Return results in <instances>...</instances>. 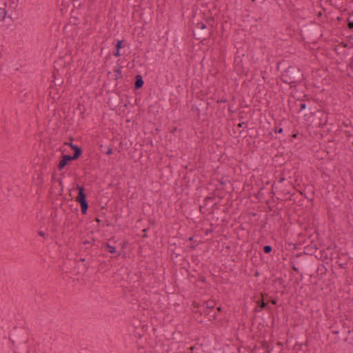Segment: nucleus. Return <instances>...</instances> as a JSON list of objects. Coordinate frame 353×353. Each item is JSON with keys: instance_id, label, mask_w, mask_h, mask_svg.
I'll return each mask as SVG.
<instances>
[{"instance_id": "nucleus-1", "label": "nucleus", "mask_w": 353, "mask_h": 353, "mask_svg": "<svg viewBox=\"0 0 353 353\" xmlns=\"http://www.w3.org/2000/svg\"><path fill=\"white\" fill-rule=\"evenodd\" d=\"M281 81L287 84H297L303 79V74L296 66H289L281 74Z\"/></svg>"}, {"instance_id": "nucleus-2", "label": "nucleus", "mask_w": 353, "mask_h": 353, "mask_svg": "<svg viewBox=\"0 0 353 353\" xmlns=\"http://www.w3.org/2000/svg\"><path fill=\"white\" fill-rule=\"evenodd\" d=\"M214 19L212 17L206 18L205 19L204 21H200L197 22L196 24V30H194V37L199 40V39H203L205 40L206 39V36L210 37L212 30V25L210 24V22H213Z\"/></svg>"}, {"instance_id": "nucleus-3", "label": "nucleus", "mask_w": 353, "mask_h": 353, "mask_svg": "<svg viewBox=\"0 0 353 353\" xmlns=\"http://www.w3.org/2000/svg\"><path fill=\"white\" fill-rule=\"evenodd\" d=\"M275 185V188L279 189L278 192L281 196V199H287L285 198L286 196L292 194V190H294V187L292 186V183L290 181L285 180V178H280L276 184Z\"/></svg>"}, {"instance_id": "nucleus-4", "label": "nucleus", "mask_w": 353, "mask_h": 353, "mask_svg": "<svg viewBox=\"0 0 353 353\" xmlns=\"http://www.w3.org/2000/svg\"><path fill=\"white\" fill-rule=\"evenodd\" d=\"M77 189L78 190V195L76 198V201L81 205L82 214H86L88 208V204L86 200V194L84 192L85 189L83 186H79V185H77Z\"/></svg>"}, {"instance_id": "nucleus-5", "label": "nucleus", "mask_w": 353, "mask_h": 353, "mask_svg": "<svg viewBox=\"0 0 353 353\" xmlns=\"http://www.w3.org/2000/svg\"><path fill=\"white\" fill-rule=\"evenodd\" d=\"M77 159H74L72 156L70 154H65L62 157L61 159L60 160L59 165H58V169L59 170L64 168V167L71 161L77 160Z\"/></svg>"}, {"instance_id": "nucleus-6", "label": "nucleus", "mask_w": 353, "mask_h": 353, "mask_svg": "<svg viewBox=\"0 0 353 353\" xmlns=\"http://www.w3.org/2000/svg\"><path fill=\"white\" fill-rule=\"evenodd\" d=\"M65 145H68L71 149L74 150V154L72 155L74 159H79L82 154V149L81 147L73 144L72 142L65 143Z\"/></svg>"}, {"instance_id": "nucleus-7", "label": "nucleus", "mask_w": 353, "mask_h": 353, "mask_svg": "<svg viewBox=\"0 0 353 353\" xmlns=\"http://www.w3.org/2000/svg\"><path fill=\"white\" fill-rule=\"evenodd\" d=\"M144 81L143 80V77L141 74H137L135 76V81L134 84V88L135 90H139L141 88L143 85Z\"/></svg>"}, {"instance_id": "nucleus-8", "label": "nucleus", "mask_w": 353, "mask_h": 353, "mask_svg": "<svg viewBox=\"0 0 353 353\" xmlns=\"http://www.w3.org/2000/svg\"><path fill=\"white\" fill-rule=\"evenodd\" d=\"M350 123H351V122L350 121H343L340 125V128H341V130H343V128H345L343 130V131L347 137L352 136L351 131L350 130Z\"/></svg>"}, {"instance_id": "nucleus-9", "label": "nucleus", "mask_w": 353, "mask_h": 353, "mask_svg": "<svg viewBox=\"0 0 353 353\" xmlns=\"http://www.w3.org/2000/svg\"><path fill=\"white\" fill-rule=\"evenodd\" d=\"M318 250L317 245L315 243H310L304 248V252L308 254H312Z\"/></svg>"}, {"instance_id": "nucleus-10", "label": "nucleus", "mask_w": 353, "mask_h": 353, "mask_svg": "<svg viewBox=\"0 0 353 353\" xmlns=\"http://www.w3.org/2000/svg\"><path fill=\"white\" fill-rule=\"evenodd\" d=\"M294 105L299 107V110H297L298 112H300L306 108V104L300 99L296 100L294 101Z\"/></svg>"}, {"instance_id": "nucleus-11", "label": "nucleus", "mask_w": 353, "mask_h": 353, "mask_svg": "<svg viewBox=\"0 0 353 353\" xmlns=\"http://www.w3.org/2000/svg\"><path fill=\"white\" fill-rule=\"evenodd\" d=\"M262 299L257 301V305L260 310L259 311H261V310L265 308L268 305V303L264 301L263 299V294H261Z\"/></svg>"}, {"instance_id": "nucleus-12", "label": "nucleus", "mask_w": 353, "mask_h": 353, "mask_svg": "<svg viewBox=\"0 0 353 353\" xmlns=\"http://www.w3.org/2000/svg\"><path fill=\"white\" fill-rule=\"evenodd\" d=\"M105 249L111 254H115L117 252L116 248L110 245L108 243H105L104 245Z\"/></svg>"}, {"instance_id": "nucleus-13", "label": "nucleus", "mask_w": 353, "mask_h": 353, "mask_svg": "<svg viewBox=\"0 0 353 353\" xmlns=\"http://www.w3.org/2000/svg\"><path fill=\"white\" fill-rule=\"evenodd\" d=\"M114 72L116 73L114 75L115 80H118L122 78V72L121 68H114Z\"/></svg>"}, {"instance_id": "nucleus-14", "label": "nucleus", "mask_w": 353, "mask_h": 353, "mask_svg": "<svg viewBox=\"0 0 353 353\" xmlns=\"http://www.w3.org/2000/svg\"><path fill=\"white\" fill-rule=\"evenodd\" d=\"M6 14H7V12L5 10V8H0V21H3L5 19Z\"/></svg>"}, {"instance_id": "nucleus-15", "label": "nucleus", "mask_w": 353, "mask_h": 353, "mask_svg": "<svg viewBox=\"0 0 353 353\" xmlns=\"http://www.w3.org/2000/svg\"><path fill=\"white\" fill-rule=\"evenodd\" d=\"M316 271L318 273L321 274H325L327 272V268H325V265H321L319 267H318Z\"/></svg>"}, {"instance_id": "nucleus-16", "label": "nucleus", "mask_w": 353, "mask_h": 353, "mask_svg": "<svg viewBox=\"0 0 353 353\" xmlns=\"http://www.w3.org/2000/svg\"><path fill=\"white\" fill-rule=\"evenodd\" d=\"M205 305V309H213L214 307V303L213 301H208L204 303Z\"/></svg>"}, {"instance_id": "nucleus-17", "label": "nucleus", "mask_w": 353, "mask_h": 353, "mask_svg": "<svg viewBox=\"0 0 353 353\" xmlns=\"http://www.w3.org/2000/svg\"><path fill=\"white\" fill-rule=\"evenodd\" d=\"M272 248L270 245H265L263 247V252L265 253V254H269L272 252Z\"/></svg>"}, {"instance_id": "nucleus-18", "label": "nucleus", "mask_w": 353, "mask_h": 353, "mask_svg": "<svg viewBox=\"0 0 353 353\" xmlns=\"http://www.w3.org/2000/svg\"><path fill=\"white\" fill-rule=\"evenodd\" d=\"M122 43H123V41L118 40L117 42L116 46H115L116 50H120L122 48Z\"/></svg>"}, {"instance_id": "nucleus-19", "label": "nucleus", "mask_w": 353, "mask_h": 353, "mask_svg": "<svg viewBox=\"0 0 353 353\" xmlns=\"http://www.w3.org/2000/svg\"><path fill=\"white\" fill-rule=\"evenodd\" d=\"M215 199V195H213V196H206L204 199V201L205 203V204H207V203L210 201H214Z\"/></svg>"}, {"instance_id": "nucleus-20", "label": "nucleus", "mask_w": 353, "mask_h": 353, "mask_svg": "<svg viewBox=\"0 0 353 353\" xmlns=\"http://www.w3.org/2000/svg\"><path fill=\"white\" fill-rule=\"evenodd\" d=\"M54 83L55 85H61L63 83L62 79H57V78L54 77Z\"/></svg>"}, {"instance_id": "nucleus-21", "label": "nucleus", "mask_w": 353, "mask_h": 353, "mask_svg": "<svg viewBox=\"0 0 353 353\" xmlns=\"http://www.w3.org/2000/svg\"><path fill=\"white\" fill-rule=\"evenodd\" d=\"M347 27L349 29H353V21H350V18L347 19Z\"/></svg>"}, {"instance_id": "nucleus-22", "label": "nucleus", "mask_w": 353, "mask_h": 353, "mask_svg": "<svg viewBox=\"0 0 353 353\" xmlns=\"http://www.w3.org/2000/svg\"><path fill=\"white\" fill-rule=\"evenodd\" d=\"M291 264H292V269L294 271H295V272H299V269H298V268H296V265H295V264H294V261H291Z\"/></svg>"}, {"instance_id": "nucleus-23", "label": "nucleus", "mask_w": 353, "mask_h": 353, "mask_svg": "<svg viewBox=\"0 0 353 353\" xmlns=\"http://www.w3.org/2000/svg\"><path fill=\"white\" fill-rule=\"evenodd\" d=\"M105 153L108 155H110L112 153V149L110 147H108L107 150L105 152Z\"/></svg>"}, {"instance_id": "nucleus-24", "label": "nucleus", "mask_w": 353, "mask_h": 353, "mask_svg": "<svg viewBox=\"0 0 353 353\" xmlns=\"http://www.w3.org/2000/svg\"><path fill=\"white\" fill-rule=\"evenodd\" d=\"M274 132L275 133H281L283 132V128H276L275 130H274Z\"/></svg>"}, {"instance_id": "nucleus-25", "label": "nucleus", "mask_w": 353, "mask_h": 353, "mask_svg": "<svg viewBox=\"0 0 353 353\" xmlns=\"http://www.w3.org/2000/svg\"><path fill=\"white\" fill-rule=\"evenodd\" d=\"M216 102H217L218 103H226V102H227V99H225V98H222V99H221L218 100Z\"/></svg>"}, {"instance_id": "nucleus-26", "label": "nucleus", "mask_w": 353, "mask_h": 353, "mask_svg": "<svg viewBox=\"0 0 353 353\" xmlns=\"http://www.w3.org/2000/svg\"><path fill=\"white\" fill-rule=\"evenodd\" d=\"M114 55L115 57H120L121 56L120 50H116L115 52H114Z\"/></svg>"}, {"instance_id": "nucleus-27", "label": "nucleus", "mask_w": 353, "mask_h": 353, "mask_svg": "<svg viewBox=\"0 0 353 353\" xmlns=\"http://www.w3.org/2000/svg\"><path fill=\"white\" fill-rule=\"evenodd\" d=\"M38 234H39L40 236H43V237H44V236H46V233H45L44 232H43V231H39V232H38Z\"/></svg>"}, {"instance_id": "nucleus-28", "label": "nucleus", "mask_w": 353, "mask_h": 353, "mask_svg": "<svg viewBox=\"0 0 353 353\" xmlns=\"http://www.w3.org/2000/svg\"><path fill=\"white\" fill-rule=\"evenodd\" d=\"M270 303L273 305H276L277 301L276 299H271Z\"/></svg>"}, {"instance_id": "nucleus-29", "label": "nucleus", "mask_w": 353, "mask_h": 353, "mask_svg": "<svg viewBox=\"0 0 353 353\" xmlns=\"http://www.w3.org/2000/svg\"><path fill=\"white\" fill-rule=\"evenodd\" d=\"M245 122H241V123H239L237 126L238 128H242L244 125H245Z\"/></svg>"}, {"instance_id": "nucleus-30", "label": "nucleus", "mask_w": 353, "mask_h": 353, "mask_svg": "<svg viewBox=\"0 0 353 353\" xmlns=\"http://www.w3.org/2000/svg\"><path fill=\"white\" fill-rule=\"evenodd\" d=\"M83 243L84 245H89V244H90V242L89 241H88V240L84 241Z\"/></svg>"}, {"instance_id": "nucleus-31", "label": "nucleus", "mask_w": 353, "mask_h": 353, "mask_svg": "<svg viewBox=\"0 0 353 353\" xmlns=\"http://www.w3.org/2000/svg\"><path fill=\"white\" fill-rule=\"evenodd\" d=\"M95 221H96L98 224H99V223H101V220H100L99 218H97H97H95Z\"/></svg>"}, {"instance_id": "nucleus-32", "label": "nucleus", "mask_w": 353, "mask_h": 353, "mask_svg": "<svg viewBox=\"0 0 353 353\" xmlns=\"http://www.w3.org/2000/svg\"><path fill=\"white\" fill-rule=\"evenodd\" d=\"M216 310H217L218 312H221V311H222V308H221V307H218L216 308Z\"/></svg>"}, {"instance_id": "nucleus-33", "label": "nucleus", "mask_w": 353, "mask_h": 353, "mask_svg": "<svg viewBox=\"0 0 353 353\" xmlns=\"http://www.w3.org/2000/svg\"><path fill=\"white\" fill-rule=\"evenodd\" d=\"M194 350V346H192V347H190V350L191 351V352H193Z\"/></svg>"}, {"instance_id": "nucleus-34", "label": "nucleus", "mask_w": 353, "mask_h": 353, "mask_svg": "<svg viewBox=\"0 0 353 353\" xmlns=\"http://www.w3.org/2000/svg\"><path fill=\"white\" fill-rule=\"evenodd\" d=\"M193 239H194V237H193V236H190V237H189V238H188V241H193Z\"/></svg>"}, {"instance_id": "nucleus-35", "label": "nucleus", "mask_w": 353, "mask_h": 353, "mask_svg": "<svg viewBox=\"0 0 353 353\" xmlns=\"http://www.w3.org/2000/svg\"><path fill=\"white\" fill-rule=\"evenodd\" d=\"M173 254H174L176 257H177L179 255V254L176 253L174 252H172V255H173Z\"/></svg>"}, {"instance_id": "nucleus-36", "label": "nucleus", "mask_w": 353, "mask_h": 353, "mask_svg": "<svg viewBox=\"0 0 353 353\" xmlns=\"http://www.w3.org/2000/svg\"><path fill=\"white\" fill-rule=\"evenodd\" d=\"M212 317H213V319H214V320H216V314H214L212 315Z\"/></svg>"}, {"instance_id": "nucleus-37", "label": "nucleus", "mask_w": 353, "mask_h": 353, "mask_svg": "<svg viewBox=\"0 0 353 353\" xmlns=\"http://www.w3.org/2000/svg\"><path fill=\"white\" fill-rule=\"evenodd\" d=\"M321 257H324V256H323V252H321ZM325 258H327V256H325Z\"/></svg>"}, {"instance_id": "nucleus-38", "label": "nucleus", "mask_w": 353, "mask_h": 353, "mask_svg": "<svg viewBox=\"0 0 353 353\" xmlns=\"http://www.w3.org/2000/svg\"><path fill=\"white\" fill-rule=\"evenodd\" d=\"M292 137H293L294 138H296V134H293V135H292Z\"/></svg>"}, {"instance_id": "nucleus-39", "label": "nucleus", "mask_w": 353, "mask_h": 353, "mask_svg": "<svg viewBox=\"0 0 353 353\" xmlns=\"http://www.w3.org/2000/svg\"><path fill=\"white\" fill-rule=\"evenodd\" d=\"M221 185H224V184H225V183H224L223 181H221Z\"/></svg>"}, {"instance_id": "nucleus-40", "label": "nucleus", "mask_w": 353, "mask_h": 353, "mask_svg": "<svg viewBox=\"0 0 353 353\" xmlns=\"http://www.w3.org/2000/svg\"><path fill=\"white\" fill-rule=\"evenodd\" d=\"M205 315H209V313H205V312H203Z\"/></svg>"}, {"instance_id": "nucleus-41", "label": "nucleus", "mask_w": 353, "mask_h": 353, "mask_svg": "<svg viewBox=\"0 0 353 353\" xmlns=\"http://www.w3.org/2000/svg\"><path fill=\"white\" fill-rule=\"evenodd\" d=\"M340 266L342 267L343 268H344V267L343 266L342 264H340Z\"/></svg>"}]
</instances>
